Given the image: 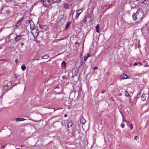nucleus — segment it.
I'll return each instance as SVG.
<instances>
[{"mask_svg": "<svg viewBox=\"0 0 149 149\" xmlns=\"http://www.w3.org/2000/svg\"><path fill=\"white\" fill-rule=\"evenodd\" d=\"M92 14H88L85 17L84 22L85 24H88L91 22V17Z\"/></svg>", "mask_w": 149, "mask_h": 149, "instance_id": "1", "label": "nucleus"}, {"mask_svg": "<svg viewBox=\"0 0 149 149\" xmlns=\"http://www.w3.org/2000/svg\"><path fill=\"white\" fill-rule=\"evenodd\" d=\"M38 27H34L33 28L32 30L31 31V33L32 34L36 36H37L39 35V33L38 30Z\"/></svg>", "mask_w": 149, "mask_h": 149, "instance_id": "2", "label": "nucleus"}, {"mask_svg": "<svg viewBox=\"0 0 149 149\" xmlns=\"http://www.w3.org/2000/svg\"><path fill=\"white\" fill-rule=\"evenodd\" d=\"M40 1L45 6H48L50 4V3L49 0H40Z\"/></svg>", "mask_w": 149, "mask_h": 149, "instance_id": "3", "label": "nucleus"}, {"mask_svg": "<svg viewBox=\"0 0 149 149\" xmlns=\"http://www.w3.org/2000/svg\"><path fill=\"white\" fill-rule=\"evenodd\" d=\"M139 10H138V13H137V19L138 20H141L143 17V14L141 12L139 11Z\"/></svg>", "mask_w": 149, "mask_h": 149, "instance_id": "4", "label": "nucleus"}, {"mask_svg": "<svg viewBox=\"0 0 149 149\" xmlns=\"http://www.w3.org/2000/svg\"><path fill=\"white\" fill-rule=\"evenodd\" d=\"M139 5L141 6H143L142 4H145V5L148 6V5H149V0H144L142 2H139Z\"/></svg>", "mask_w": 149, "mask_h": 149, "instance_id": "5", "label": "nucleus"}, {"mask_svg": "<svg viewBox=\"0 0 149 149\" xmlns=\"http://www.w3.org/2000/svg\"><path fill=\"white\" fill-rule=\"evenodd\" d=\"M23 19V17H22L16 23L15 25L16 27L17 28L20 26Z\"/></svg>", "mask_w": 149, "mask_h": 149, "instance_id": "6", "label": "nucleus"}, {"mask_svg": "<svg viewBox=\"0 0 149 149\" xmlns=\"http://www.w3.org/2000/svg\"><path fill=\"white\" fill-rule=\"evenodd\" d=\"M148 95L147 94H143L141 96V99L143 101L146 100L147 97V96H148Z\"/></svg>", "mask_w": 149, "mask_h": 149, "instance_id": "7", "label": "nucleus"}, {"mask_svg": "<svg viewBox=\"0 0 149 149\" xmlns=\"http://www.w3.org/2000/svg\"><path fill=\"white\" fill-rule=\"evenodd\" d=\"M138 13V10L136 13H134L132 15V17L133 18V20L135 21L137 19V13Z\"/></svg>", "mask_w": 149, "mask_h": 149, "instance_id": "8", "label": "nucleus"}, {"mask_svg": "<svg viewBox=\"0 0 149 149\" xmlns=\"http://www.w3.org/2000/svg\"><path fill=\"white\" fill-rule=\"evenodd\" d=\"M22 37L21 35H16L15 38V40L16 42H17Z\"/></svg>", "mask_w": 149, "mask_h": 149, "instance_id": "9", "label": "nucleus"}, {"mask_svg": "<svg viewBox=\"0 0 149 149\" xmlns=\"http://www.w3.org/2000/svg\"><path fill=\"white\" fill-rule=\"evenodd\" d=\"M83 11V10H77L76 11V15L75 16V17L77 18L80 14Z\"/></svg>", "mask_w": 149, "mask_h": 149, "instance_id": "10", "label": "nucleus"}, {"mask_svg": "<svg viewBox=\"0 0 149 149\" xmlns=\"http://www.w3.org/2000/svg\"><path fill=\"white\" fill-rule=\"evenodd\" d=\"M128 76L125 74H122L120 76V78L122 79H127L129 78L128 77Z\"/></svg>", "mask_w": 149, "mask_h": 149, "instance_id": "11", "label": "nucleus"}, {"mask_svg": "<svg viewBox=\"0 0 149 149\" xmlns=\"http://www.w3.org/2000/svg\"><path fill=\"white\" fill-rule=\"evenodd\" d=\"M32 22V21L31 20H26L25 21V23L26 24H28V25H30V29H31V22Z\"/></svg>", "mask_w": 149, "mask_h": 149, "instance_id": "12", "label": "nucleus"}, {"mask_svg": "<svg viewBox=\"0 0 149 149\" xmlns=\"http://www.w3.org/2000/svg\"><path fill=\"white\" fill-rule=\"evenodd\" d=\"M12 85V83L11 82L9 81L6 84V85H5V86H6L9 89H10L11 88V86Z\"/></svg>", "mask_w": 149, "mask_h": 149, "instance_id": "13", "label": "nucleus"}, {"mask_svg": "<svg viewBox=\"0 0 149 149\" xmlns=\"http://www.w3.org/2000/svg\"><path fill=\"white\" fill-rule=\"evenodd\" d=\"M96 32L99 33L100 31L99 25V24H97L95 27Z\"/></svg>", "mask_w": 149, "mask_h": 149, "instance_id": "14", "label": "nucleus"}, {"mask_svg": "<svg viewBox=\"0 0 149 149\" xmlns=\"http://www.w3.org/2000/svg\"><path fill=\"white\" fill-rule=\"evenodd\" d=\"M25 120V119L23 118H15V120L16 122H18L19 121H24Z\"/></svg>", "mask_w": 149, "mask_h": 149, "instance_id": "15", "label": "nucleus"}, {"mask_svg": "<svg viewBox=\"0 0 149 149\" xmlns=\"http://www.w3.org/2000/svg\"><path fill=\"white\" fill-rule=\"evenodd\" d=\"M80 122L81 123L84 124L86 122V120L84 118L82 117L80 119Z\"/></svg>", "mask_w": 149, "mask_h": 149, "instance_id": "16", "label": "nucleus"}, {"mask_svg": "<svg viewBox=\"0 0 149 149\" xmlns=\"http://www.w3.org/2000/svg\"><path fill=\"white\" fill-rule=\"evenodd\" d=\"M91 56V55L90 54H87V55L86 56H84V61H86L88 57Z\"/></svg>", "mask_w": 149, "mask_h": 149, "instance_id": "17", "label": "nucleus"}, {"mask_svg": "<svg viewBox=\"0 0 149 149\" xmlns=\"http://www.w3.org/2000/svg\"><path fill=\"white\" fill-rule=\"evenodd\" d=\"M3 89L4 91V92L6 93L7 92L8 90H9L10 89L7 87L6 86H3Z\"/></svg>", "mask_w": 149, "mask_h": 149, "instance_id": "18", "label": "nucleus"}, {"mask_svg": "<svg viewBox=\"0 0 149 149\" xmlns=\"http://www.w3.org/2000/svg\"><path fill=\"white\" fill-rule=\"evenodd\" d=\"M72 23V22H68L66 25V27L65 28V30H67L69 28V26H70V24H71Z\"/></svg>", "mask_w": 149, "mask_h": 149, "instance_id": "19", "label": "nucleus"}, {"mask_svg": "<svg viewBox=\"0 0 149 149\" xmlns=\"http://www.w3.org/2000/svg\"><path fill=\"white\" fill-rule=\"evenodd\" d=\"M46 26L45 25H39V27L41 29H45L46 28Z\"/></svg>", "mask_w": 149, "mask_h": 149, "instance_id": "20", "label": "nucleus"}, {"mask_svg": "<svg viewBox=\"0 0 149 149\" xmlns=\"http://www.w3.org/2000/svg\"><path fill=\"white\" fill-rule=\"evenodd\" d=\"M61 64L62 68H64L65 67L66 64L65 62L64 61H63Z\"/></svg>", "mask_w": 149, "mask_h": 149, "instance_id": "21", "label": "nucleus"}, {"mask_svg": "<svg viewBox=\"0 0 149 149\" xmlns=\"http://www.w3.org/2000/svg\"><path fill=\"white\" fill-rule=\"evenodd\" d=\"M21 68L22 71H24L26 69V67L25 66V65L24 64L22 65L21 66Z\"/></svg>", "mask_w": 149, "mask_h": 149, "instance_id": "22", "label": "nucleus"}, {"mask_svg": "<svg viewBox=\"0 0 149 149\" xmlns=\"http://www.w3.org/2000/svg\"><path fill=\"white\" fill-rule=\"evenodd\" d=\"M72 123L70 121H69L67 125V126L68 127H71L72 126Z\"/></svg>", "mask_w": 149, "mask_h": 149, "instance_id": "23", "label": "nucleus"}, {"mask_svg": "<svg viewBox=\"0 0 149 149\" xmlns=\"http://www.w3.org/2000/svg\"><path fill=\"white\" fill-rule=\"evenodd\" d=\"M63 6L64 8L65 9H68L69 7V5L67 4H64Z\"/></svg>", "mask_w": 149, "mask_h": 149, "instance_id": "24", "label": "nucleus"}, {"mask_svg": "<svg viewBox=\"0 0 149 149\" xmlns=\"http://www.w3.org/2000/svg\"><path fill=\"white\" fill-rule=\"evenodd\" d=\"M125 96L127 97H130V95L128 92L127 91H125Z\"/></svg>", "mask_w": 149, "mask_h": 149, "instance_id": "25", "label": "nucleus"}, {"mask_svg": "<svg viewBox=\"0 0 149 149\" xmlns=\"http://www.w3.org/2000/svg\"><path fill=\"white\" fill-rule=\"evenodd\" d=\"M49 58V56L47 55H45L42 56V58L43 59H47Z\"/></svg>", "mask_w": 149, "mask_h": 149, "instance_id": "26", "label": "nucleus"}, {"mask_svg": "<svg viewBox=\"0 0 149 149\" xmlns=\"http://www.w3.org/2000/svg\"><path fill=\"white\" fill-rule=\"evenodd\" d=\"M138 64H139V66H140L142 65V64L141 63H135L134 64V65L136 66Z\"/></svg>", "mask_w": 149, "mask_h": 149, "instance_id": "27", "label": "nucleus"}, {"mask_svg": "<svg viewBox=\"0 0 149 149\" xmlns=\"http://www.w3.org/2000/svg\"><path fill=\"white\" fill-rule=\"evenodd\" d=\"M75 134V132L74 130H72V132L71 133V135H70L71 136H74Z\"/></svg>", "mask_w": 149, "mask_h": 149, "instance_id": "28", "label": "nucleus"}, {"mask_svg": "<svg viewBox=\"0 0 149 149\" xmlns=\"http://www.w3.org/2000/svg\"><path fill=\"white\" fill-rule=\"evenodd\" d=\"M129 127L130 128V129L132 130L133 128V127L131 124H129V125H128Z\"/></svg>", "mask_w": 149, "mask_h": 149, "instance_id": "29", "label": "nucleus"}, {"mask_svg": "<svg viewBox=\"0 0 149 149\" xmlns=\"http://www.w3.org/2000/svg\"><path fill=\"white\" fill-rule=\"evenodd\" d=\"M112 6L111 5H108L106 6V7L107 8V9L110 8H111V6Z\"/></svg>", "mask_w": 149, "mask_h": 149, "instance_id": "30", "label": "nucleus"}, {"mask_svg": "<svg viewBox=\"0 0 149 149\" xmlns=\"http://www.w3.org/2000/svg\"><path fill=\"white\" fill-rule=\"evenodd\" d=\"M11 13V11H10L9 10L6 12V13L7 15H9L10 14V13Z\"/></svg>", "mask_w": 149, "mask_h": 149, "instance_id": "31", "label": "nucleus"}, {"mask_svg": "<svg viewBox=\"0 0 149 149\" xmlns=\"http://www.w3.org/2000/svg\"><path fill=\"white\" fill-rule=\"evenodd\" d=\"M13 76H14L13 77L14 78H17V77H18V76H17V74H14L13 75Z\"/></svg>", "mask_w": 149, "mask_h": 149, "instance_id": "32", "label": "nucleus"}, {"mask_svg": "<svg viewBox=\"0 0 149 149\" xmlns=\"http://www.w3.org/2000/svg\"><path fill=\"white\" fill-rule=\"evenodd\" d=\"M97 69V67H94L93 68V70H96Z\"/></svg>", "mask_w": 149, "mask_h": 149, "instance_id": "33", "label": "nucleus"}, {"mask_svg": "<svg viewBox=\"0 0 149 149\" xmlns=\"http://www.w3.org/2000/svg\"><path fill=\"white\" fill-rule=\"evenodd\" d=\"M105 92V90H102L101 91V93H104Z\"/></svg>", "mask_w": 149, "mask_h": 149, "instance_id": "34", "label": "nucleus"}, {"mask_svg": "<svg viewBox=\"0 0 149 149\" xmlns=\"http://www.w3.org/2000/svg\"><path fill=\"white\" fill-rule=\"evenodd\" d=\"M121 127L122 128H123L124 127L125 125L123 123H122L121 124Z\"/></svg>", "mask_w": 149, "mask_h": 149, "instance_id": "35", "label": "nucleus"}, {"mask_svg": "<svg viewBox=\"0 0 149 149\" xmlns=\"http://www.w3.org/2000/svg\"><path fill=\"white\" fill-rule=\"evenodd\" d=\"M138 138L137 136H135L134 138V140H137V138Z\"/></svg>", "mask_w": 149, "mask_h": 149, "instance_id": "36", "label": "nucleus"}, {"mask_svg": "<svg viewBox=\"0 0 149 149\" xmlns=\"http://www.w3.org/2000/svg\"><path fill=\"white\" fill-rule=\"evenodd\" d=\"M24 45V43H21V46H22Z\"/></svg>", "mask_w": 149, "mask_h": 149, "instance_id": "37", "label": "nucleus"}, {"mask_svg": "<svg viewBox=\"0 0 149 149\" xmlns=\"http://www.w3.org/2000/svg\"><path fill=\"white\" fill-rule=\"evenodd\" d=\"M136 75L140 76V74H139V73H136Z\"/></svg>", "mask_w": 149, "mask_h": 149, "instance_id": "38", "label": "nucleus"}, {"mask_svg": "<svg viewBox=\"0 0 149 149\" xmlns=\"http://www.w3.org/2000/svg\"><path fill=\"white\" fill-rule=\"evenodd\" d=\"M59 88V87H56L54 88V89H56V88Z\"/></svg>", "mask_w": 149, "mask_h": 149, "instance_id": "39", "label": "nucleus"}, {"mask_svg": "<svg viewBox=\"0 0 149 149\" xmlns=\"http://www.w3.org/2000/svg\"><path fill=\"white\" fill-rule=\"evenodd\" d=\"M118 95L119 96H121L122 95V94H121V93H120L119 94H118Z\"/></svg>", "mask_w": 149, "mask_h": 149, "instance_id": "40", "label": "nucleus"}, {"mask_svg": "<svg viewBox=\"0 0 149 149\" xmlns=\"http://www.w3.org/2000/svg\"><path fill=\"white\" fill-rule=\"evenodd\" d=\"M67 116V115L66 114H65V115H64V117H66Z\"/></svg>", "mask_w": 149, "mask_h": 149, "instance_id": "41", "label": "nucleus"}, {"mask_svg": "<svg viewBox=\"0 0 149 149\" xmlns=\"http://www.w3.org/2000/svg\"><path fill=\"white\" fill-rule=\"evenodd\" d=\"M5 148V146H2L1 147V148Z\"/></svg>", "mask_w": 149, "mask_h": 149, "instance_id": "42", "label": "nucleus"}, {"mask_svg": "<svg viewBox=\"0 0 149 149\" xmlns=\"http://www.w3.org/2000/svg\"><path fill=\"white\" fill-rule=\"evenodd\" d=\"M24 146L23 145H22L21 146V147H23Z\"/></svg>", "mask_w": 149, "mask_h": 149, "instance_id": "43", "label": "nucleus"}, {"mask_svg": "<svg viewBox=\"0 0 149 149\" xmlns=\"http://www.w3.org/2000/svg\"><path fill=\"white\" fill-rule=\"evenodd\" d=\"M2 30L1 29H0V32L1 31H2Z\"/></svg>", "mask_w": 149, "mask_h": 149, "instance_id": "44", "label": "nucleus"}, {"mask_svg": "<svg viewBox=\"0 0 149 149\" xmlns=\"http://www.w3.org/2000/svg\"><path fill=\"white\" fill-rule=\"evenodd\" d=\"M17 61V60H15V62L16 63Z\"/></svg>", "mask_w": 149, "mask_h": 149, "instance_id": "45", "label": "nucleus"}, {"mask_svg": "<svg viewBox=\"0 0 149 149\" xmlns=\"http://www.w3.org/2000/svg\"><path fill=\"white\" fill-rule=\"evenodd\" d=\"M139 0H136V1H139Z\"/></svg>", "mask_w": 149, "mask_h": 149, "instance_id": "46", "label": "nucleus"}, {"mask_svg": "<svg viewBox=\"0 0 149 149\" xmlns=\"http://www.w3.org/2000/svg\"><path fill=\"white\" fill-rule=\"evenodd\" d=\"M104 12V11H103V13H102V14H104V13H103Z\"/></svg>", "mask_w": 149, "mask_h": 149, "instance_id": "47", "label": "nucleus"}, {"mask_svg": "<svg viewBox=\"0 0 149 149\" xmlns=\"http://www.w3.org/2000/svg\"><path fill=\"white\" fill-rule=\"evenodd\" d=\"M1 94H0V97H1Z\"/></svg>", "mask_w": 149, "mask_h": 149, "instance_id": "48", "label": "nucleus"}, {"mask_svg": "<svg viewBox=\"0 0 149 149\" xmlns=\"http://www.w3.org/2000/svg\"><path fill=\"white\" fill-rule=\"evenodd\" d=\"M16 149H20V148H16Z\"/></svg>", "mask_w": 149, "mask_h": 149, "instance_id": "49", "label": "nucleus"}, {"mask_svg": "<svg viewBox=\"0 0 149 149\" xmlns=\"http://www.w3.org/2000/svg\"><path fill=\"white\" fill-rule=\"evenodd\" d=\"M100 11L101 10H99ZM101 10L102 11V10Z\"/></svg>", "mask_w": 149, "mask_h": 149, "instance_id": "50", "label": "nucleus"}]
</instances>
